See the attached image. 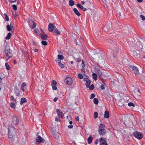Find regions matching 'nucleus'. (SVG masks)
I'll use <instances>...</instances> for the list:
<instances>
[{
	"mask_svg": "<svg viewBox=\"0 0 145 145\" xmlns=\"http://www.w3.org/2000/svg\"><path fill=\"white\" fill-rule=\"evenodd\" d=\"M56 27L55 26H54L52 24H49L48 25V30L50 32H52L53 30L54 29V28Z\"/></svg>",
	"mask_w": 145,
	"mask_h": 145,
	"instance_id": "10",
	"label": "nucleus"
},
{
	"mask_svg": "<svg viewBox=\"0 0 145 145\" xmlns=\"http://www.w3.org/2000/svg\"><path fill=\"white\" fill-rule=\"evenodd\" d=\"M84 63V62L83 61V60H82V64H83Z\"/></svg>",
	"mask_w": 145,
	"mask_h": 145,
	"instance_id": "62",
	"label": "nucleus"
},
{
	"mask_svg": "<svg viewBox=\"0 0 145 145\" xmlns=\"http://www.w3.org/2000/svg\"><path fill=\"white\" fill-rule=\"evenodd\" d=\"M95 96V95L93 93H92L91 95V96L90 98V99H92Z\"/></svg>",
	"mask_w": 145,
	"mask_h": 145,
	"instance_id": "43",
	"label": "nucleus"
},
{
	"mask_svg": "<svg viewBox=\"0 0 145 145\" xmlns=\"http://www.w3.org/2000/svg\"><path fill=\"white\" fill-rule=\"evenodd\" d=\"M105 125L101 123L99 125L98 132L100 135H104L106 133V131L105 129Z\"/></svg>",
	"mask_w": 145,
	"mask_h": 145,
	"instance_id": "3",
	"label": "nucleus"
},
{
	"mask_svg": "<svg viewBox=\"0 0 145 145\" xmlns=\"http://www.w3.org/2000/svg\"><path fill=\"white\" fill-rule=\"evenodd\" d=\"M69 5L71 7L74 4V2L72 0H70L69 2Z\"/></svg>",
	"mask_w": 145,
	"mask_h": 145,
	"instance_id": "23",
	"label": "nucleus"
},
{
	"mask_svg": "<svg viewBox=\"0 0 145 145\" xmlns=\"http://www.w3.org/2000/svg\"><path fill=\"white\" fill-rule=\"evenodd\" d=\"M4 55L8 57L7 60L12 56V51L10 50L9 47L7 46H5Z\"/></svg>",
	"mask_w": 145,
	"mask_h": 145,
	"instance_id": "2",
	"label": "nucleus"
},
{
	"mask_svg": "<svg viewBox=\"0 0 145 145\" xmlns=\"http://www.w3.org/2000/svg\"><path fill=\"white\" fill-rule=\"evenodd\" d=\"M133 134V135L137 139H141L143 137L142 134L138 132L134 133Z\"/></svg>",
	"mask_w": 145,
	"mask_h": 145,
	"instance_id": "7",
	"label": "nucleus"
},
{
	"mask_svg": "<svg viewBox=\"0 0 145 145\" xmlns=\"http://www.w3.org/2000/svg\"><path fill=\"white\" fill-rule=\"evenodd\" d=\"M11 36V33H8L7 36L6 37L5 39H9Z\"/></svg>",
	"mask_w": 145,
	"mask_h": 145,
	"instance_id": "29",
	"label": "nucleus"
},
{
	"mask_svg": "<svg viewBox=\"0 0 145 145\" xmlns=\"http://www.w3.org/2000/svg\"><path fill=\"white\" fill-rule=\"evenodd\" d=\"M57 113L59 116L61 118H63V112L59 111V110L58 109L57 111Z\"/></svg>",
	"mask_w": 145,
	"mask_h": 145,
	"instance_id": "14",
	"label": "nucleus"
},
{
	"mask_svg": "<svg viewBox=\"0 0 145 145\" xmlns=\"http://www.w3.org/2000/svg\"><path fill=\"white\" fill-rule=\"evenodd\" d=\"M101 77L102 78H100V79L101 80H103L105 76L104 74H103V76H101Z\"/></svg>",
	"mask_w": 145,
	"mask_h": 145,
	"instance_id": "52",
	"label": "nucleus"
},
{
	"mask_svg": "<svg viewBox=\"0 0 145 145\" xmlns=\"http://www.w3.org/2000/svg\"><path fill=\"white\" fill-rule=\"evenodd\" d=\"M31 24H33V25L31 26V28L32 29L35 28L36 26V24L33 21H31Z\"/></svg>",
	"mask_w": 145,
	"mask_h": 145,
	"instance_id": "22",
	"label": "nucleus"
},
{
	"mask_svg": "<svg viewBox=\"0 0 145 145\" xmlns=\"http://www.w3.org/2000/svg\"><path fill=\"white\" fill-rule=\"evenodd\" d=\"M54 33H55L56 35H59L60 34V32L58 31L56 27L54 28Z\"/></svg>",
	"mask_w": 145,
	"mask_h": 145,
	"instance_id": "19",
	"label": "nucleus"
},
{
	"mask_svg": "<svg viewBox=\"0 0 145 145\" xmlns=\"http://www.w3.org/2000/svg\"><path fill=\"white\" fill-rule=\"evenodd\" d=\"M73 127V126L72 125H70L68 126V127L69 128H72Z\"/></svg>",
	"mask_w": 145,
	"mask_h": 145,
	"instance_id": "51",
	"label": "nucleus"
},
{
	"mask_svg": "<svg viewBox=\"0 0 145 145\" xmlns=\"http://www.w3.org/2000/svg\"><path fill=\"white\" fill-rule=\"evenodd\" d=\"M89 79L87 78H84V80L85 81H86H86H87L89 80Z\"/></svg>",
	"mask_w": 145,
	"mask_h": 145,
	"instance_id": "50",
	"label": "nucleus"
},
{
	"mask_svg": "<svg viewBox=\"0 0 145 145\" xmlns=\"http://www.w3.org/2000/svg\"><path fill=\"white\" fill-rule=\"evenodd\" d=\"M8 135L9 138L12 139L16 134V131L14 127L12 124H9L8 126Z\"/></svg>",
	"mask_w": 145,
	"mask_h": 145,
	"instance_id": "1",
	"label": "nucleus"
},
{
	"mask_svg": "<svg viewBox=\"0 0 145 145\" xmlns=\"http://www.w3.org/2000/svg\"><path fill=\"white\" fill-rule=\"evenodd\" d=\"M78 78L80 79H82L83 78V75L82 74L79 73L78 75Z\"/></svg>",
	"mask_w": 145,
	"mask_h": 145,
	"instance_id": "34",
	"label": "nucleus"
},
{
	"mask_svg": "<svg viewBox=\"0 0 145 145\" xmlns=\"http://www.w3.org/2000/svg\"><path fill=\"white\" fill-rule=\"evenodd\" d=\"M94 118H96L98 117V113L97 112H95L94 113Z\"/></svg>",
	"mask_w": 145,
	"mask_h": 145,
	"instance_id": "40",
	"label": "nucleus"
},
{
	"mask_svg": "<svg viewBox=\"0 0 145 145\" xmlns=\"http://www.w3.org/2000/svg\"><path fill=\"white\" fill-rule=\"evenodd\" d=\"M81 3L82 5H84L85 3V2L84 1H82L81 2Z\"/></svg>",
	"mask_w": 145,
	"mask_h": 145,
	"instance_id": "58",
	"label": "nucleus"
},
{
	"mask_svg": "<svg viewBox=\"0 0 145 145\" xmlns=\"http://www.w3.org/2000/svg\"><path fill=\"white\" fill-rule=\"evenodd\" d=\"M76 6L77 7L80 8L81 10H83L84 11H86L87 10V9L83 7V6L80 4H77Z\"/></svg>",
	"mask_w": 145,
	"mask_h": 145,
	"instance_id": "11",
	"label": "nucleus"
},
{
	"mask_svg": "<svg viewBox=\"0 0 145 145\" xmlns=\"http://www.w3.org/2000/svg\"><path fill=\"white\" fill-rule=\"evenodd\" d=\"M91 84V81L90 80H89L86 81V86L87 88H88L89 87V86H90V84Z\"/></svg>",
	"mask_w": 145,
	"mask_h": 145,
	"instance_id": "24",
	"label": "nucleus"
},
{
	"mask_svg": "<svg viewBox=\"0 0 145 145\" xmlns=\"http://www.w3.org/2000/svg\"><path fill=\"white\" fill-rule=\"evenodd\" d=\"M58 99V98L57 97H55L53 101L54 102H56Z\"/></svg>",
	"mask_w": 145,
	"mask_h": 145,
	"instance_id": "48",
	"label": "nucleus"
},
{
	"mask_svg": "<svg viewBox=\"0 0 145 145\" xmlns=\"http://www.w3.org/2000/svg\"><path fill=\"white\" fill-rule=\"evenodd\" d=\"M26 84L25 82H23L22 84L21 89L22 91H24L26 89Z\"/></svg>",
	"mask_w": 145,
	"mask_h": 145,
	"instance_id": "12",
	"label": "nucleus"
},
{
	"mask_svg": "<svg viewBox=\"0 0 145 145\" xmlns=\"http://www.w3.org/2000/svg\"><path fill=\"white\" fill-rule=\"evenodd\" d=\"M5 65L6 67V68L7 70H9L10 69V66L7 63H6Z\"/></svg>",
	"mask_w": 145,
	"mask_h": 145,
	"instance_id": "31",
	"label": "nucleus"
},
{
	"mask_svg": "<svg viewBox=\"0 0 145 145\" xmlns=\"http://www.w3.org/2000/svg\"><path fill=\"white\" fill-rule=\"evenodd\" d=\"M38 49H35L34 50V51L35 52H37L38 51Z\"/></svg>",
	"mask_w": 145,
	"mask_h": 145,
	"instance_id": "55",
	"label": "nucleus"
},
{
	"mask_svg": "<svg viewBox=\"0 0 145 145\" xmlns=\"http://www.w3.org/2000/svg\"><path fill=\"white\" fill-rule=\"evenodd\" d=\"M73 10L75 14L77 16H80V13L76 8H74L73 9Z\"/></svg>",
	"mask_w": 145,
	"mask_h": 145,
	"instance_id": "16",
	"label": "nucleus"
},
{
	"mask_svg": "<svg viewBox=\"0 0 145 145\" xmlns=\"http://www.w3.org/2000/svg\"><path fill=\"white\" fill-rule=\"evenodd\" d=\"M43 140L42 138L40 136H38L37 138V141L38 142H41Z\"/></svg>",
	"mask_w": 145,
	"mask_h": 145,
	"instance_id": "18",
	"label": "nucleus"
},
{
	"mask_svg": "<svg viewBox=\"0 0 145 145\" xmlns=\"http://www.w3.org/2000/svg\"><path fill=\"white\" fill-rule=\"evenodd\" d=\"M99 141V140L97 139L95 142V143L96 144H98V142Z\"/></svg>",
	"mask_w": 145,
	"mask_h": 145,
	"instance_id": "47",
	"label": "nucleus"
},
{
	"mask_svg": "<svg viewBox=\"0 0 145 145\" xmlns=\"http://www.w3.org/2000/svg\"><path fill=\"white\" fill-rule=\"evenodd\" d=\"M93 103L96 105H97L98 103V101L96 98H94L93 99Z\"/></svg>",
	"mask_w": 145,
	"mask_h": 145,
	"instance_id": "32",
	"label": "nucleus"
},
{
	"mask_svg": "<svg viewBox=\"0 0 145 145\" xmlns=\"http://www.w3.org/2000/svg\"><path fill=\"white\" fill-rule=\"evenodd\" d=\"M56 61L58 64V62H61V60L58 58L56 59L55 60Z\"/></svg>",
	"mask_w": 145,
	"mask_h": 145,
	"instance_id": "44",
	"label": "nucleus"
},
{
	"mask_svg": "<svg viewBox=\"0 0 145 145\" xmlns=\"http://www.w3.org/2000/svg\"><path fill=\"white\" fill-rule=\"evenodd\" d=\"M93 138L91 136L89 137L88 138V144H91Z\"/></svg>",
	"mask_w": 145,
	"mask_h": 145,
	"instance_id": "20",
	"label": "nucleus"
},
{
	"mask_svg": "<svg viewBox=\"0 0 145 145\" xmlns=\"http://www.w3.org/2000/svg\"><path fill=\"white\" fill-rule=\"evenodd\" d=\"M12 123L15 125H18L19 123V120L16 115L13 116L12 118Z\"/></svg>",
	"mask_w": 145,
	"mask_h": 145,
	"instance_id": "4",
	"label": "nucleus"
},
{
	"mask_svg": "<svg viewBox=\"0 0 145 145\" xmlns=\"http://www.w3.org/2000/svg\"><path fill=\"white\" fill-rule=\"evenodd\" d=\"M71 64H73L74 63L72 61H71Z\"/></svg>",
	"mask_w": 145,
	"mask_h": 145,
	"instance_id": "60",
	"label": "nucleus"
},
{
	"mask_svg": "<svg viewBox=\"0 0 145 145\" xmlns=\"http://www.w3.org/2000/svg\"><path fill=\"white\" fill-rule=\"evenodd\" d=\"M27 101V99L25 98H22L21 99V101L20 102V104L21 105H22L24 103H26Z\"/></svg>",
	"mask_w": 145,
	"mask_h": 145,
	"instance_id": "15",
	"label": "nucleus"
},
{
	"mask_svg": "<svg viewBox=\"0 0 145 145\" xmlns=\"http://www.w3.org/2000/svg\"><path fill=\"white\" fill-rule=\"evenodd\" d=\"M34 31L36 33H37L39 32V30L37 29H34Z\"/></svg>",
	"mask_w": 145,
	"mask_h": 145,
	"instance_id": "46",
	"label": "nucleus"
},
{
	"mask_svg": "<svg viewBox=\"0 0 145 145\" xmlns=\"http://www.w3.org/2000/svg\"><path fill=\"white\" fill-rule=\"evenodd\" d=\"M42 44L44 46H46L47 44V43L46 41L45 40H42L41 42Z\"/></svg>",
	"mask_w": 145,
	"mask_h": 145,
	"instance_id": "35",
	"label": "nucleus"
},
{
	"mask_svg": "<svg viewBox=\"0 0 145 145\" xmlns=\"http://www.w3.org/2000/svg\"><path fill=\"white\" fill-rule=\"evenodd\" d=\"M72 122L71 121H69V124L71 125H72Z\"/></svg>",
	"mask_w": 145,
	"mask_h": 145,
	"instance_id": "59",
	"label": "nucleus"
},
{
	"mask_svg": "<svg viewBox=\"0 0 145 145\" xmlns=\"http://www.w3.org/2000/svg\"><path fill=\"white\" fill-rule=\"evenodd\" d=\"M104 118H108L109 117V113L107 111H105L104 114Z\"/></svg>",
	"mask_w": 145,
	"mask_h": 145,
	"instance_id": "17",
	"label": "nucleus"
},
{
	"mask_svg": "<svg viewBox=\"0 0 145 145\" xmlns=\"http://www.w3.org/2000/svg\"><path fill=\"white\" fill-rule=\"evenodd\" d=\"M81 72L82 75L84 76L85 74V70L84 69H82Z\"/></svg>",
	"mask_w": 145,
	"mask_h": 145,
	"instance_id": "39",
	"label": "nucleus"
},
{
	"mask_svg": "<svg viewBox=\"0 0 145 145\" xmlns=\"http://www.w3.org/2000/svg\"><path fill=\"white\" fill-rule=\"evenodd\" d=\"M52 86V89L54 90H56L57 89L56 85L57 84V82L56 80H53L51 82Z\"/></svg>",
	"mask_w": 145,
	"mask_h": 145,
	"instance_id": "8",
	"label": "nucleus"
},
{
	"mask_svg": "<svg viewBox=\"0 0 145 145\" xmlns=\"http://www.w3.org/2000/svg\"><path fill=\"white\" fill-rule=\"evenodd\" d=\"M105 84L104 83V82H103L101 83V88L102 90H104L105 89Z\"/></svg>",
	"mask_w": 145,
	"mask_h": 145,
	"instance_id": "28",
	"label": "nucleus"
},
{
	"mask_svg": "<svg viewBox=\"0 0 145 145\" xmlns=\"http://www.w3.org/2000/svg\"><path fill=\"white\" fill-rule=\"evenodd\" d=\"M130 67L131 68L132 70H133V72L135 74L138 73V69L136 67L134 66H130Z\"/></svg>",
	"mask_w": 145,
	"mask_h": 145,
	"instance_id": "9",
	"label": "nucleus"
},
{
	"mask_svg": "<svg viewBox=\"0 0 145 145\" xmlns=\"http://www.w3.org/2000/svg\"><path fill=\"white\" fill-rule=\"evenodd\" d=\"M7 30L8 31H12V29L13 30V28L11 24H10V25H7Z\"/></svg>",
	"mask_w": 145,
	"mask_h": 145,
	"instance_id": "13",
	"label": "nucleus"
},
{
	"mask_svg": "<svg viewBox=\"0 0 145 145\" xmlns=\"http://www.w3.org/2000/svg\"><path fill=\"white\" fill-rule=\"evenodd\" d=\"M75 119L77 121H79V117L78 116H76L75 117Z\"/></svg>",
	"mask_w": 145,
	"mask_h": 145,
	"instance_id": "49",
	"label": "nucleus"
},
{
	"mask_svg": "<svg viewBox=\"0 0 145 145\" xmlns=\"http://www.w3.org/2000/svg\"><path fill=\"white\" fill-rule=\"evenodd\" d=\"M99 145H108L106 140V138L101 137L99 139Z\"/></svg>",
	"mask_w": 145,
	"mask_h": 145,
	"instance_id": "5",
	"label": "nucleus"
},
{
	"mask_svg": "<svg viewBox=\"0 0 145 145\" xmlns=\"http://www.w3.org/2000/svg\"><path fill=\"white\" fill-rule=\"evenodd\" d=\"M88 88L90 90H93L94 88V85L93 84H92L91 86H89Z\"/></svg>",
	"mask_w": 145,
	"mask_h": 145,
	"instance_id": "37",
	"label": "nucleus"
},
{
	"mask_svg": "<svg viewBox=\"0 0 145 145\" xmlns=\"http://www.w3.org/2000/svg\"><path fill=\"white\" fill-rule=\"evenodd\" d=\"M47 37V35L46 34H43L41 36V38L43 39H46Z\"/></svg>",
	"mask_w": 145,
	"mask_h": 145,
	"instance_id": "25",
	"label": "nucleus"
},
{
	"mask_svg": "<svg viewBox=\"0 0 145 145\" xmlns=\"http://www.w3.org/2000/svg\"><path fill=\"white\" fill-rule=\"evenodd\" d=\"M65 82L67 85H71L72 83V79L71 77H66L65 79Z\"/></svg>",
	"mask_w": 145,
	"mask_h": 145,
	"instance_id": "6",
	"label": "nucleus"
},
{
	"mask_svg": "<svg viewBox=\"0 0 145 145\" xmlns=\"http://www.w3.org/2000/svg\"><path fill=\"white\" fill-rule=\"evenodd\" d=\"M11 3H13L16 1V0H10Z\"/></svg>",
	"mask_w": 145,
	"mask_h": 145,
	"instance_id": "56",
	"label": "nucleus"
},
{
	"mask_svg": "<svg viewBox=\"0 0 145 145\" xmlns=\"http://www.w3.org/2000/svg\"><path fill=\"white\" fill-rule=\"evenodd\" d=\"M138 2L139 3L141 2L143 0H137Z\"/></svg>",
	"mask_w": 145,
	"mask_h": 145,
	"instance_id": "57",
	"label": "nucleus"
},
{
	"mask_svg": "<svg viewBox=\"0 0 145 145\" xmlns=\"http://www.w3.org/2000/svg\"><path fill=\"white\" fill-rule=\"evenodd\" d=\"M138 91L139 92H140V91H139V90H138Z\"/></svg>",
	"mask_w": 145,
	"mask_h": 145,
	"instance_id": "63",
	"label": "nucleus"
},
{
	"mask_svg": "<svg viewBox=\"0 0 145 145\" xmlns=\"http://www.w3.org/2000/svg\"><path fill=\"white\" fill-rule=\"evenodd\" d=\"M93 78L95 80H97V74L95 73H93L92 74Z\"/></svg>",
	"mask_w": 145,
	"mask_h": 145,
	"instance_id": "21",
	"label": "nucleus"
},
{
	"mask_svg": "<svg viewBox=\"0 0 145 145\" xmlns=\"http://www.w3.org/2000/svg\"><path fill=\"white\" fill-rule=\"evenodd\" d=\"M12 7L13 9L15 10H17V6L15 5H12Z\"/></svg>",
	"mask_w": 145,
	"mask_h": 145,
	"instance_id": "41",
	"label": "nucleus"
},
{
	"mask_svg": "<svg viewBox=\"0 0 145 145\" xmlns=\"http://www.w3.org/2000/svg\"><path fill=\"white\" fill-rule=\"evenodd\" d=\"M58 58L60 59V60H63L64 59V57L63 56L59 54L57 55Z\"/></svg>",
	"mask_w": 145,
	"mask_h": 145,
	"instance_id": "27",
	"label": "nucleus"
},
{
	"mask_svg": "<svg viewBox=\"0 0 145 145\" xmlns=\"http://www.w3.org/2000/svg\"><path fill=\"white\" fill-rule=\"evenodd\" d=\"M11 98L13 101H16V99H14V97L12 96H11Z\"/></svg>",
	"mask_w": 145,
	"mask_h": 145,
	"instance_id": "54",
	"label": "nucleus"
},
{
	"mask_svg": "<svg viewBox=\"0 0 145 145\" xmlns=\"http://www.w3.org/2000/svg\"><path fill=\"white\" fill-rule=\"evenodd\" d=\"M4 16L5 17V18L6 20L7 21H8L9 20V19L7 14H5Z\"/></svg>",
	"mask_w": 145,
	"mask_h": 145,
	"instance_id": "36",
	"label": "nucleus"
},
{
	"mask_svg": "<svg viewBox=\"0 0 145 145\" xmlns=\"http://www.w3.org/2000/svg\"><path fill=\"white\" fill-rule=\"evenodd\" d=\"M114 57H115H115H116V56H114Z\"/></svg>",
	"mask_w": 145,
	"mask_h": 145,
	"instance_id": "64",
	"label": "nucleus"
},
{
	"mask_svg": "<svg viewBox=\"0 0 145 145\" xmlns=\"http://www.w3.org/2000/svg\"><path fill=\"white\" fill-rule=\"evenodd\" d=\"M97 74L99 78H102L101 76H103V74L102 72L99 70H98Z\"/></svg>",
	"mask_w": 145,
	"mask_h": 145,
	"instance_id": "26",
	"label": "nucleus"
},
{
	"mask_svg": "<svg viewBox=\"0 0 145 145\" xmlns=\"http://www.w3.org/2000/svg\"><path fill=\"white\" fill-rule=\"evenodd\" d=\"M128 105L129 106H135V105L134 103L132 102H130L128 104Z\"/></svg>",
	"mask_w": 145,
	"mask_h": 145,
	"instance_id": "38",
	"label": "nucleus"
},
{
	"mask_svg": "<svg viewBox=\"0 0 145 145\" xmlns=\"http://www.w3.org/2000/svg\"><path fill=\"white\" fill-rule=\"evenodd\" d=\"M55 120L56 121H59L60 120L59 118L57 117H56L55 118Z\"/></svg>",
	"mask_w": 145,
	"mask_h": 145,
	"instance_id": "45",
	"label": "nucleus"
},
{
	"mask_svg": "<svg viewBox=\"0 0 145 145\" xmlns=\"http://www.w3.org/2000/svg\"><path fill=\"white\" fill-rule=\"evenodd\" d=\"M2 80V78H1V77H0V81H1Z\"/></svg>",
	"mask_w": 145,
	"mask_h": 145,
	"instance_id": "61",
	"label": "nucleus"
},
{
	"mask_svg": "<svg viewBox=\"0 0 145 145\" xmlns=\"http://www.w3.org/2000/svg\"><path fill=\"white\" fill-rule=\"evenodd\" d=\"M140 17L141 18L142 20L144 21L145 20V17L144 16L142 15H141L140 16Z\"/></svg>",
	"mask_w": 145,
	"mask_h": 145,
	"instance_id": "42",
	"label": "nucleus"
},
{
	"mask_svg": "<svg viewBox=\"0 0 145 145\" xmlns=\"http://www.w3.org/2000/svg\"><path fill=\"white\" fill-rule=\"evenodd\" d=\"M10 106L13 108L14 109H15L16 107V105L15 104L13 103H11L10 105Z\"/></svg>",
	"mask_w": 145,
	"mask_h": 145,
	"instance_id": "30",
	"label": "nucleus"
},
{
	"mask_svg": "<svg viewBox=\"0 0 145 145\" xmlns=\"http://www.w3.org/2000/svg\"><path fill=\"white\" fill-rule=\"evenodd\" d=\"M76 61H77L78 62H79L81 60L79 58H76Z\"/></svg>",
	"mask_w": 145,
	"mask_h": 145,
	"instance_id": "53",
	"label": "nucleus"
},
{
	"mask_svg": "<svg viewBox=\"0 0 145 145\" xmlns=\"http://www.w3.org/2000/svg\"><path fill=\"white\" fill-rule=\"evenodd\" d=\"M58 65L61 68H63L64 67V64L61 63V62H58Z\"/></svg>",
	"mask_w": 145,
	"mask_h": 145,
	"instance_id": "33",
	"label": "nucleus"
}]
</instances>
